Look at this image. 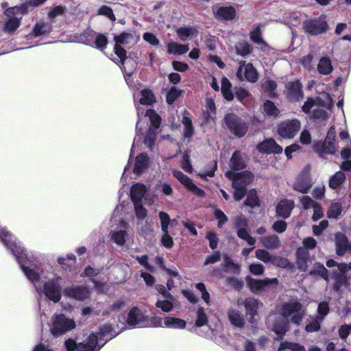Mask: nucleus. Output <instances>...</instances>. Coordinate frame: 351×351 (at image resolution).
<instances>
[{"label": "nucleus", "instance_id": "nucleus-10", "mask_svg": "<svg viewBox=\"0 0 351 351\" xmlns=\"http://www.w3.org/2000/svg\"><path fill=\"white\" fill-rule=\"evenodd\" d=\"M258 73L256 69L251 63H245V61L241 60L239 62V68L237 71V77L241 81L247 80L254 83L258 80Z\"/></svg>", "mask_w": 351, "mask_h": 351}, {"label": "nucleus", "instance_id": "nucleus-55", "mask_svg": "<svg viewBox=\"0 0 351 351\" xmlns=\"http://www.w3.org/2000/svg\"><path fill=\"white\" fill-rule=\"evenodd\" d=\"M197 320L195 325L198 327L205 326L208 323V317L203 307H199L197 310Z\"/></svg>", "mask_w": 351, "mask_h": 351}, {"label": "nucleus", "instance_id": "nucleus-39", "mask_svg": "<svg viewBox=\"0 0 351 351\" xmlns=\"http://www.w3.org/2000/svg\"><path fill=\"white\" fill-rule=\"evenodd\" d=\"M323 322L322 318H319L317 316L310 317V319L308 321L305 330L307 332H317L320 330V324Z\"/></svg>", "mask_w": 351, "mask_h": 351}, {"label": "nucleus", "instance_id": "nucleus-14", "mask_svg": "<svg viewBox=\"0 0 351 351\" xmlns=\"http://www.w3.org/2000/svg\"><path fill=\"white\" fill-rule=\"evenodd\" d=\"M145 315L143 311L135 306L131 308L128 314L126 324L132 328H141L144 326Z\"/></svg>", "mask_w": 351, "mask_h": 351}, {"label": "nucleus", "instance_id": "nucleus-21", "mask_svg": "<svg viewBox=\"0 0 351 351\" xmlns=\"http://www.w3.org/2000/svg\"><path fill=\"white\" fill-rule=\"evenodd\" d=\"M297 267L301 271H306L311 263L310 254L305 248H298L296 252Z\"/></svg>", "mask_w": 351, "mask_h": 351}, {"label": "nucleus", "instance_id": "nucleus-9", "mask_svg": "<svg viewBox=\"0 0 351 351\" xmlns=\"http://www.w3.org/2000/svg\"><path fill=\"white\" fill-rule=\"evenodd\" d=\"M301 122L296 119H287L278 126V133L284 138H293L300 130Z\"/></svg>", "mask_w": 351, "mask_h": 351}, {"label": "nucleus", "instance_id": "nucleus-62", "mask_svg": "<svg viewBox=\"0 0 351 351\" xmlns=\"http://www.w3.org/2000/svg\"><path fill=\"white\" fill-rule=\"evenodd\" d=\"M156 130L155 129L149 128L145 137L144 143L149 149H152L155 143L157 136Z\"/></svg>", "mask_w": 351, "mask_h": 351}, {"label": "nucleus", "instance_id": "nucleus-11", "mask_svg": "<svg viewBox=\"0 0 351 351\" xmlns=\"http://www.w3.org/2000/svg\"><path fill=\"white\" fill-rule=\"evenodd\" d=\"M313 184L311 178L309 171L307 168H304L296 178L293 188L294 190L302 193H307Z\"/></svg>", "mask_w": 351, "mask_h": 351}, {"label": "nucleus", "instance_id": "nucleus-48", "mask_svg": "<svg viewBox=\"0 0 351 351\" xmlns=\"http://www.w3.org/2000/svg\"><path fill=\"white\" fill-rule=\"evenodd\" d=\"M341 156L343 159L346 160L341 163V168L344 170H351V148L342 149Z\"/></svg>", "mask_w": 351, "mask_h": 351}, {"label": "nucleus", "instance_id": "nucleus-31", "mask_svg": "<svg viewBox=\"0 0 351 351\" xmlns=\"http://www.w3.org/2000/svg\"><path fill=\"white\" fill-rule=\"evenodd\" d=\"M167 48L168 53L176 56L186 53L189 50L188 45H183L176 42H171L168 43Z\"/></svg>", "mask_w": 351, "mask_h": 351}, {"label": "nucleus", "instance_id": "nucleus-49", "mask_svg": "<svg viewBox=\"0 0 351 351\" xmlns=\"http://www.w3.org/2000/svg\"><path fill=\"white\" fill-rule=\"evenodd\" d=\"M184 125V136L185 138H190L194 134V129L190 118L184 117L182 121Z\"/></svg>", "mask_w": 351, "mask_h": 351}, {"label": "nucleus", "instance_id": "nucleus-37", "mask_svg": "<svg viewBox=\"0 0 351 351\" xmlns=\"http://www.w3.org/2000/svg\"><path fill=\"white\" fill-rule=\"evenodd\" d=\"M332 276L335 280L333 289L338 291L347 283V278L344 274H340L337 270H333Z\"/></svg>", "mask_w": 351, "mask_h": 351}, {"label": "nucleus", "instance_id": "nucleus-25", "mask_svg": "<svg viewBox=\"0 0 351 351\" xmlns=\"http://www.w3.org/2000/svg\"><path fill=\"white\" fill-rule=\"evenodd\" d=\"M95 335L97 337L98 342L101 339H104L107 341L108 340L112 339L113 337H115L116 332L114 330L111 325L104 324L99 328L98 335ZM104 345V343H103L101 346H99L98 344L97 348L99 347L101 348Z\"/></svg>", "mask_w": 351, "mask_h": 351}, {"label": "nucleus", "instance_id": "nucleus-57", "mask_svg": "<svg viewBox=\"0 0 351 351\" xmlns=\"http://www.w3.org/2000/svg\"><path fill=\"white\" fill-rule=\"evenodd\" d=\"M145 116L149 118L154 129L156 130L160 126V118L154 110L152 109L147 110Z\"/></svg>", "mask_w": 351, "mask_h": 351}, {"label": "nucleus", "instance_id": "nucleus-17", "mask_svg": "<svg viewBox=\"0 0 351 351\" xmlns=\"http://www.w3.org/2000/svg\"><path fill=\"white\" fill-rule=\"evenodd\" d=\"M226 176L232 182H237L238 184L243 186V188H246V186L250 184L254 178L253 174L247 171L237 173L228 171L226 173Z\"/></svg>", "mask_w": 351, "mask_h": 351}, {"label": "nucleus", "instance_id": "nucleus-24", "mask_svg": "<svg viewBox=\"0 0 351 351\" xmlns=\"http://www.w3.org/2000/svg\"><path fill=\"white\" fill-rule=\"evenodd\" d=\"M228 317L232 325L241 328L244 326L245 319L241 313L234 308H230L228 311Z\"/></svg>", "mask_w": 351, "mask_h": 351}, {"label": "nucleus", "instance_id": "nucleus-33", "mask_svg": "<svg viewBox=\"0 0 351 351\" xmlns=\"http://www.w3.org/2000/svg\"><path fill=\"white\" fill-rule=\"evenodd\" d=\"M259 240L263 246L268 250H275L278 248L280 246L279 238L276 234L261 237Z\"/></svg>", "mask_w": 351, "mask_h": 351}, {"label": "nucleus", "instance_id": "nucleus-2", "mask_svg": "<svg viewBox=\"0 0 351 351\" xmlns=\"http://www.w3.org/2000/svg\"><path fill=\"white\" fill-rule=\"evenodd\" d=\"M305 312L303 306L298 300H291L283 304L280 315L276 313H271L267 319L268 327L277 335L276 340L283 338L289 330V322L293 323L297 326L302 322Z\"/></svg>", "mask_w": 351, "mask_h": 351}, {"label": "nucleus", "instance_id": "nucleus-13", "mask_svg": "<svg viewBox=\"0 0 351 351\" xmlns=\"http://www.w3.org/2000/svg\"><path fill=\"white\" fill-rule=\"evenodd\" d=\"M246 281L250 290L254 293H257L260 291H264L269 286L271 285H276L278 284V282L276 278H267L263 280H258L252 278H247L246 279Z\"/></svg>", "mask_w": 351, "mask_h": 351}, {"label": "nucleus", "instance_id": "nucleus-30", "mask_svg": "<svg viewBox=\"0 0 351 351\" xmlns=\"http://www.w3.org/2000/svg\"><path fill=\"white\" fill-rule=\"evenodd\" d=\"M186 322L180 318L167 316L165 317V328L171 329H184Z\"/></svg>", "mask_w": 351, "mask_h": 351}, {"label": "nucleus", "instance_id": "nucleus-56", "mask_svg": "<svg viewBox=\"0 0 351 351\" xmlns=\"http://www.w3.org/2000/svg\"><path fill=\"white\" fill-rule=\"evenodd\" d=\"M217 169V162L212 161L206 165V169L204 172L198 173L197 176L202 179H206L207 176L213 177L215 171Z\"/></svg>", "mask_w": 351, "mask_h": 351}, {"label": "nucleus", "instance_id": "nucleus-8", "mask_svg": "<svg viewBox=\"0 0 351 351\" xmlns=\"http://www.w3.org/2000/svg\"><path fill=\"white\" fill-rule=\"evenodd\" d=\"M224 121L229 130L237 137L241 138L246 134V123L237 115L228 114L225 117Z\"/></svg>", "mask_w": 351, "mask_h": 351}, {"label": "nucleus", "instance_id": "nucleus-27", "mask_svg": "<svg viewBox=\"0 0 351 351\" xmlns=\"http://www.w3.org/2000/svg\"><path fill=\"white\" fill-rule=\"evenodd\" d=\"M146 191L147 188L144 184L140 183L133 184L130 190L131 199L133 203L141 202Z\"/></svg>", "mask_w": 351, "mask_h": 351}, {"label": "nucleus", "instance_id": "nucleus-54", "mask_svg": "<svg viewBox=\"0 0 351 351\" xmlns=\"http://www.w3.org/2000/svg\"><path fill=\"white\" fill-rule=\"evenodd\" d=\"M232 187L234 189L233 196L236 201H240L246 194V188L239 185L237 182H232Z\"/></svg>", "mask_w": 351, "mask_h": 351}, {"label": "nucleus", "instance_id": "nucleus-34", "mask_svg": "<svg viewBox=\"0 0 351 351\" xmlns=\"http://www.w3.org/2000/svg\"><path fill=\"white\" fill-rule=\"evenodd\" d=\"M215 15L219 20H231L235 16V10L232 7H221L215 12Z\"/></svg>", "mask_w": 351, "mask_h": 351}, {"label": "nucleus", "instance_id": "nucleus-6", "mask_svg": "<svg viewBox=\"0 0 351 351\" xmlns=\"http://www.w3.org/2000/svg\"><path fill=\"white\" fill-rule=\"evenodd\" d=\"M26 12L27 7L25 5L7 9L5 11V14L9 19L5 23V31L8 32H14L19 27L22 16Z\"/></svg>", "mask_w": 351, "mask_h": 351}, {"label": "nucleus", "instance_id": "nucleus-60", "mask_svg": "<svg viewBox=\"0 0 351 351\" xmlns=\"http://www.w3.org/2000/svg\"><path fill=\"white\" fill-rule=\"evenodd\" d=\"M237 235L238 237L246 241L248 245H254L256 243V239L251 237L246 229L243 228H238L237 230Z\"/></svg>", "mask_w": 351, "mask_h": 351}, {"label": "nucleus", "instance_id": "nucleus-18", "mask_svg": "<svg viewBox=\"0 0 351 351\" xmlns=\"http://www.w3.org/2000/svg\"><path fill=\"white\" fill-rule=\"evenodd\" d=\"M128 223L121 219L119 221V230H112L111 239L118 245L122 246L125 243V238L128 235L126 229Z\"/></svg>", "mask_w": 351, "mask_h": 351}, {"label": "nucleus", "instance_id": "nucleus-44", "mask_svg": "<svg viewBox=\"0 0 351 351\" xmlns=\"http://www.w3.org/2000/svg\"><path fill=\"white\" fill-rule=\"evenodd\" d=\"M345 179V174L342 171H338L330 178L329 180V186L331 189H337L344 182Z\"/></svg>", "mask_w": 351, "mask_h": 351}, {"label": "nucleus", "instance_id": "nucleus-53", "mask_svg": "<svg viewBox=\"0 0 351 351\" xmlns=\"http://www.w3.org/2000/svg\"><path fill=\"white\" fill-rule=\"evenodd\" d=\"M108 45V38L106 35L103 34H97L95 37V42L93 47H95L100 51H104Z\"/></svg>", "mask_w": 351, "mask_h": 351}, {"label": "nucleus", "instance_id": "nucleus-12", "mask_svg": "<svg viewBox=\"0 0 351 351\" xmlns=\"http://www.w3.org/2000/svg\"><path fill=\"white\" fill-rule=\"evenodd\" d=\"M173 176L178 179L180 182L183 184L190 192L199 197H204L205 192L197 187L187 176L184 174L180 170H174L173 171Z\"/></svg>", "mask_w": 351, "mask_h": 351}, {"label": "nucleus", "instance_id": "nucleus-7", "mask_svg": "<svg viewBox=\"0 0 351 351\" xmlns=\"http://www.w3.org/2000/svg\"><path fill=\"white\" fill-rule=\"evenodd\" d=\"M302 27L306 34L317 36L325 33L328 29V25L325 16L322 15L318 18L305 20L303 22Z\"/></svg>", "mask_w": 351, "mask_h": 351}, {"label": "nucleus", "instance_id": "nucleus-43", "mask_svg": "<svg viewBox=\"0 0 351 351\" xmlns=\"http://www.w3.org/2000/svg\"><path fill=\"white\" fill-rule=\"evenodd\" d=\"M311 276L319 275L325 280L328 281V271L320 263H315L312 270L310 271Z\"/></svg>", "mask_w": 351, "mask_h": 351}, {"label": "nucleus", "instance_id": "nucleus-64", "mask_svg": "<svg viewBox=\"0 0 351 351\" xmlns=\"http://www.w3.org/2000/svg\"><path fill=\"white\" fill-rule=\"evenodd\" d=\"M317 315H316L319 318H322V320L324 321L325 317L329 313V306L327 302H322L318 304L317 306Z\"/></svg>", "mask_w": 351, "mask_h": 351}, {"label": "nucleus", "instance_id": "nucleus-51", "mask_svg": "<svg viewBox=\"0 0 351 351\" xmlns=\"http://www.w3.org/2000/svg\"><path fill=\"white\" fill-rule=\"evenodd\" d=\"M245 205L252 208L259 206V200L256 195V191L254 189L250 190L245 202Z\"/></svg>", "mask_w": 351, "mask_h": 351}, {"label": "nucleus", "instance_id": "nucleus-58", "mask_svg": "<svg viewBox=\"0 0 351 351\" xmlns=\"http://www.w3.org/2000/svg\"><path fill=\"white\" fill-rule=\"evenodd\" d=\"M250 39L257 45H266L265 42L262 38L261 31L259 27H256L250 32Z\"/></svg>", "mask_w": 351, "mask_h": 351}, {"label": "nucleus", "instance_id": "nucleus-47", "mask_svg": "<svg viewBox=\"0 0 351 351\" xmlns=\"http://www.w3.org/2000/svg\"><path fill=\"white\" fill-rule=\"evenodd\" d=\"M277 87L276 83L273 80H267L261 85L262 90L267 93V95L271 97H275L277 96L276 89Z\"/></svg>", "mask_w": 351, "mask_h": 351}, {"label": "nucleus", "instance_id": "nucleus-29", "mask_svg": "<svg viewBox=\"0 0 351 351\" xmlns=\"http://www.w3.org/2000/svg\"><path fill=\"white\" fill-rule=\"evenodd\" d=\"M302 85L298 82H293L289 84L288 96L291 100L298 101L302 97Z\"/></svg>", "mask_w": 351, "mask_h": 351}, {"label": "nucleus", "instance_id": "nucleus-16", "mask_svg": "<svg viewBox=\"0 0 351 351\" xmlns=\"http://www.w3.org/2000/svg\"><path fill=\"white\" fill-rule=\"evenodd\" d=\"M0 240L12 254L14 250H19L20 252L19 247L23 246L21 242L17 241L12 234L3 228H0Z\"/></svg>", "mask_w": 351, "mask_h": 351}, {"label": "nucleus", "instance_id": "nucleus-3", "mask_svg": "<svg viewBox=\"0 0 351 351\" xmlns=\"http://www.w3.org/2000/svg\"><path fill=\"white\" fill-rule=\"evenodd\" d=\"M76 327L73 319L67 317L64 314H55L51 318L50 331L53 336L58 337L62 335Z\"/></svg>", "mask_w": 351, "mask_h": 351}, {"label": "nucleus", "instance_id": "nucleus-19", "mask_svg": "<svg viewBox=\"0 0 351 351\" xmlns=\"http://www.w3.org/2000/svg\"><path fill=\"white\" fill-rule=\"evenodd\" d=\"M257 149L260 152L267 154H280L282 152V147L277 144L272 138H269L259 143L257 146Z\"/></svg>", "mask_w": 351, "mask_h": 351}, {"label": "nucleus", "instance_id": "nucleus-45", "mask_svg": "<svg viewBox=\"0 0 351 351\" xmlns=\"http://www.w3.org/2000/svg\"><path fill=\"white\" fill-rule=\"evenodd\" d=\"M342 211V206L339 202H332L328 211L327 217L330 219H337Z\"/></svg>", "mask_w": 351, "mask_h": 351}, {"label": "nucleus", "instance_id": "nucleus-63", "mask_svg": "<svg viewBox=\"0 0 351 351\" xmlns=\"http://www.w3.org/2000/svg\"><path fill=\"white\" fill-rule=\"evenodd\" d=\"M215 219L218 221L217 226L221 228L228 221V217L219 208H215L213 211Z\"/></svg>", "mask_w": 351, "mask_h": 351}, {"label": "nucleus", "instance_id": "nucleus-1", "mask_svg": "<svg viewBox=\"0 0 351 351\" xmlns=\"http://www.w3.org/2000/svg\"><path fill=\"white\" fill-rule=\"evenodd\" d=\"M14 250L13 255L20 265L27 278L32 283L38 293L56 303L61 299L62 278L53 272L41 270L34 263L36 258L26 252L23 246Z\"/></svg>", "mask_w": 351, "mask_h": 351}, {"label": "nucleus", "instance_id": "nucleus-40", "mask_svg": "<svg viewBox=\"0 0 351 351\" xmlns=\"http://www.w3.org/2000/svg\"><path fill=\"white\" fill-rule=\"evenodd\" d=\"M141 97L139 102L142 105H152L156 99L152 91L149 89H143L141 91Z\"/></svg>", "mask_w": 351, "mask_h": 351}, {"label": "nucleus", "instance_id": "nucleus-32", "mask_svg": "<svg viewBox=\"0 0 351 351\" xmlns=\"http://www.w3.org/2000/svg\"><path fill=\"white\" fill-rule=\"evenodd\" d=\"M318 72L322 75H329L332 73L333 67L330 59L324 56L319 59L317 66Z\"/></svg>", "mask_w": 351, "mask_h": 351}, {"label": "nucleus", "instance_id": "nucleus-59", "mask_svg": "<svg viewBox=\"0 0 351 351\" xmlns=\"http://www.w3.org/2000/svg\"><path fill=\"white\" fill-rule=\"evenodd\" d=\"M265 112L269 116L276 117L280 113L279 110L276 108L274 104L271 101H266L263 105Z\"/></svg>", "mask_w": 351, "mask_h": 351}, {"label": "nucleus", "instance_id": "nucleus-28", "mask_svg": "<svg viewBox=\"0 0 351 351\" xmlns=\"http://www.w3.org/2000/svg\"><path fill=\"white\" fill-rule=\"evenodd\" d=\"M230 167L233 171H239L245 168V161L239 151H236L232 154L230 160Z\"/></svg>", "mask_w": 351, "mask_h": 351}, {"label": "nucleus", "instance_id": "nucleus-23", "mask_svg": "<svg viewBox=\"0 0 351 351\" xmlns=\"http://www.w3.org/2000/svg\"><path fill=\"white\" fill-rule=\"evenodd\" d=\"M244 306L246 311V315H250V322L254 323V317L257 315L258 306V300L254 298H247L245 300Z\"/></svg>", "mask_w": 351, "mask_h": 351}, {"label": "nucleus", "instance_id": "nucleus-20", "mask_svg": "<svg viewBox=\"0 0 351 351\" xmlns=\"http://www.w3.org/2000/svg\"><path fill=\"white\" fill-rule=\"evenodd\" d=\"M64 294L77 300H84L89 296L88 290L83 287H71L65 289Z\"/></svg>", "mask_w": 351, "mask_h": 351}, {"label": "nucleus", "instance_id": "nucleus-36", "mask_svg": "<svg viewBox=\"0 0 351 351\" xmlns=\"http://www.w3.org/2000/svg\"><path fill=\"white\" fill-rule=\"evenodd\" d=\"M115 43L125 46L134 45L136 43V38L134 34L131 33L123 32L119 36H114Z\"/></svg>", "mask_w": 351, "mask_h": 351}, {"label": "nucleus", "instance_id": "nucleus-41", "mask_svg": "<svg viewBox=\"0 0 351 351\" xmlns=\"http://www.w3.org/2000/svg\"><path fill=\"white\" fill-rule=\"evenodd\" d=\"M223 263L222 265L225 268L226 271L236 274L239 272V266L237 264L234 263L227 254H223Z\"/></svg>", "mask_w": 351, "mask_h": 351}, {"label": "nucleus", "instance_id": "nucleus-38", "mask_svg": "<svg viewBox=\"0 0 351 351\" xmlns=\"http://www.w3.org/2000/svg\"><path fill=\"white\" fill-rule=\"evenodd\" d=\"M97 32L87 29L84 30L80 35V39L82 43L86 45L93 47L94 43L95 42V37L97 36Z\"/></svg>", "mask_w": 351, "mask_h": 351}, {"label": "nucleus", "instance_id": "nucleus-42", "mask_svg": "<svg viewBox=\"0 0 351 351\" xmlns=\"http://www.w3.org/2000/svg\"><path fill=\"white\" fill-rule=\"evenodd\" d=\"M51 29V25L49 23L39 21L36 24L34 28V34L36 36H39L50 32Z\"/></svg>", "mask_w": 351, "mask_h": 351}, {"label": "nucleus", "instance_id": "nucleus-15", "mask_svg": "<svg viewBox=\"0 0 351 351\" xmlns=\"http://www.w3.org/2000/svg\"><path fill=\"white\" fill-rule=\"evenodd\" d=\"M336 253L338 256H343L346 253L351 252V241H349L347 237L342 232H337L335 235Z\"/></svg>", "mask_w": 351, "mask_h": 351}, {"label": "nucleus", "instance_id": "nucleus-4", "mask_svg": "<svg viewBox=\"0 0 351 351\" xmlns=\"http://www.w3.org/2000/svg\"><path fill=\"white\" fill-rule=\"evenodd\" d=\"M336 130L334 125L331 126L327 133L324 141H319L315 143L314 150L322 157L326 154H334L337 151L335 145Z\"/></svg>", "mask_w": 351, "mask_h": 351}, {"label": "nucleus", "instance_id": "nucleus-35", "mask_svg": "<svg viewBox=\"0 0 351 351\" xmlns=\"http://www.w3.org/2000/svg\"><path fill=\"white\" fill-rule=\"evenodd\" d=\"M237 54L245 57L250 54L252 51V46L245 40H240L235 45Z\"/></svg>", "mask_w": 351, "mask_h": 351}, {"label": "nucleus", "instance_id": "nucleus-50", "mask_svg": "<svg viewBox=\"0 0 351 351\" xmlns=\"http://www.w3.org/2000/svg\"><path fill=\"white\" fill-rule=\"evenodd\" d=\"M255 257L265 263H271L274 256L263 249H258L255 252Z\"/></svg>", "mask_w": 351, "mask_h": 351}, {"label": "nucleus", "instance_id": "nucleus-5", "mask_svg": "<svg viewBox=\"0 0 351 351\" xmlns=\"http://www.w3.org/2000/svg\"><path fill=\"white\" fill-rule=\"evenodd\" d=\"M64 345L68 351H99L100 347L97 348L98 339L95 333L90 334L83 342L77 343L73 339H69L65 341Z\"/></svg>", "mask_w": 351, "mask_h": 351}, {"label": "nucleus", "instance_id": "nucleus-52", "mask_svg": "<svg viewBox=\"0 0 351 351\" xmlns=\"http://www.w3.org/2000/svg\"><path fill=\"white\" fill-rule=\"evenodd\" d=\"M195 32V29L191 27H180L177 30L180 39L182 41L188 40Z\"/></svg>", "mask_w": 351, "mask_h": 351}, {"label": "nucleus", "instance_id": "nucleus-26", "mask_svg": "<svg viewBox=\"0 0 351 351\" xmlns=\"http://www.w3.org/2000/svg\"><path fill=\"white\" fill-rule=\"evenodd\" d=\"M149 158L146 154H141L136 158L134 167V172L136 174H141L144 172L148 167Z\"/></svg>", "mask_w": 351, "mask_h": 351}, {"label": "nucleus", "instance_id": "nucleus-22", "mask_svg": "<svg viewBox=\"0 0 351 351\" xmlns=\"http://www.w3.org/2000/svg\"><path fill=\"white\" fill-rule=\"evenodd\" d=\"M294 208V202L289 199L281 200L277 207L276 213L279 217L284 219L288 218Z\"/></svg>", "mask_w": 351, "mask_h": 351}, {"label": "nucleus", "instance_id": "nucleus-61", "mask_svg": "<svg viewBox=\"0 0 351 351\" xmlns=\"http://www.w3.org/2000/svg\"><path fill=\"white\" fill-rule=\"evenodd\" d=\"M300 202L304 210L313 209L318 202L313 200L311 197L307 195H303L300 198Z\"/></svg>", "mask_w": 351, "mask_h": 351}, {"label": "nucleus", "instance_id": "nucleus-46", "mask_svg": "<svg viewBox=\"0 0 351 351\" xmlns=\"http://www.w3.org/2000/svg\"><path fill=\"white\" fill-rule=\"evenodd\" d=\"M174 300H169L164 298L163 300H158L155 304L156 306L161 309L165 313L171 312L174 307L173 301Z\"/></svg>", "mask_w": 351, "mask_h": 351}]
</instances>
